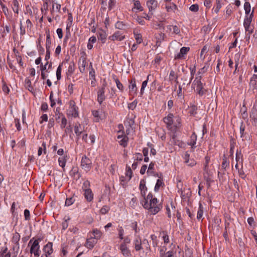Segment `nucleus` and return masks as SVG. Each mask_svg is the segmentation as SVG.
<instances>
[{
  "label": "nucleus",
  "instance_id": "obj_11",
  "mask_svg": "<svg viewBox=\"0 0 257 257\" xmlns=\"http://www.w3.org/2000/svg\"><path fill=\"white\" fill-rule=\"evenodd\" d=\"M166 32L172 34H179L180 33L179 28L176 25H168L166 27Z\"/></svg>",
  "mask_w": 257,
  "mask_h": 257
},
{
  "label": "nucleus",
  "instance_id": "obj_6",
  "mask_svg": "<svg viewBox=\"0 0 257 257\" xmlns=\"http://www.w3.org/2000/svg\"><path fill=\"white\" fill-rule=\"evenodd\" d=\"M69 107L67 109V114L68 116L72 117H77L78 116V108L76 106L74 100H70L69 102Z\"/></svg>",
  "mask_w": 257,
  "mask_h": 257
},
{
  "label": "nucleus",
  "instance_id": "obj_49",
  "mask_svg": "<svg viewBox=\"0 0 257 257\" xmlns=\"http://www.w3.org/2000/svg\"><path fill=\"white\" fill-rule=\"evenodd\" d=\"M61 5L57 3H54L52 5V10L53 11L59 12L60 10Z\"/></svg>",
  "mask_w": 257,
  "mask_h": 257
},
{
  "label": "nucleus",
  "instance_id": "obj_60",
  "mask_svg": "<svg viewBox=\"0 0 257 257\" xmlns=\"http://www.w3.org/2000/svg\"><path fill=\"white\" fill-rule=\"evenodd\" d=\"M116 0H109L108 2V8L109 10H111L115 6Z\"/></svg>",
  "mask_w": 257,
  "mask_h": 257
},
{
  "label": "nucleus",
  "instance_id": "obj_45",
  "mask_svg": "<svg viewBox=\"0 0 257 257\" xmlns=\"http://www.w3.org/2000/svg\"><path fill=\"white\" fill-rule=\"evenodd\" d=\"M135 38L138 44H140L142 42V37L141 34L134 32Z\"/></svg>",
  "mask_w": 257,
  "mask_h": 257
},
{
  "label": "nucleus",
  "instance_id": "obj_22",
  "mask_svg": "<svg viewBox=\"0 0 257 257\" xmlns=\"http://www.w3.org/2000/svg\"><path fill=\"white\" fill-rule=\"evenodd\" d=\"M134 244L135 245V248L136 251H139L143 249L142 247V243L141 239L139 236L137 237L134 240Z\"/></svg>",
  "mask_w": 257,
  "mask_h": 257
},
{
  "label": "nucleus",
  "instance_id": "obj_23",
  "mask_svg": "<svg viewBox=\"0 0 257 257\" xmlns=\"http://www.w3.org/2000/svg\"><path fill=\"white\" fill-rule=\"evenodd\" d=\"M147 5L150 11L155 10L158 6V2L156 0H149L147 3Z\"/></svg>",
  "mask_w": 257,
  "mask_h": 257
},
{
  "label": "nucleus",
  "instance_id": "obj_33",
  "mask_svg": "<svg viewBox=\"0 0 257 257\" xmlns=\"http://www.w3.org/2000/svg\"><path fill=\"white\" fill-rule=\"evenodd\" d=\"M178 75L176 74L175 71L173 70H171L169 74V79L171 81L174 80L175 82H178Z\"/></svg>",
  "mask_w": 257,
  "mask_h": 257
},
{
  "label": "nucleus",
  "instance_id": "obj_64",
  "mask_svg": "<svg viewBox=\"0 0 257 257\" xmlns=\"http://www.w3.org/2000/svg\"><path fill=\"white\" fill-rule=\"evenodd\" d=\"M20 238V235L18 233H16L13 237V239L14 241H15L16 242H18Z\"/></svg>",
  "mask_w": 257,
  "mask_h": 257
},
{
  "label": "nucleus",
  "instance_id": "obj_16",
  "mask_svg": "<svg viewBox=\"0 0 257 257\" xmlns=\"http://www.w3.org/2000/svg\"><path fill=\"white\" fill-rule=\"evenodd\" d=\"M52 245V243L49 242L44 246L43 251L45 253V256H50V255L53 253Z\"/></svg>",
  "mask_w": 257,
  "mask_h": 257
},
{
  "label": "nucleus",
  "instance_id": "obj_24",
  "mask_svg": "<svg viewBox=\"0 0 257 257\" xmlns=\"http://www.w3.org/2000/svg\"><path fill=\"white\" fill-rule=\"evenodd\" d=\"M121 134H122V133ZM117 138L118 142L120 143V145H123V144L127 143L129 139L128 137L125 135L124 136L123 134L118 135Z\"/></svg>",
  "mask_w": 257,
  "mask_h": 257
},
{
  "label": "nucleus",
  "instance_id": "obj_62",
  "mask_svg": "<svg viewBox=\"0 0 257 257\" xmlns=\"http://www.w3.org/2000/svg\"><path fill=\"white\" fill-rule=\"evenodd\" d=\"M24 216L26 220H29L30 219V211L28 209H25L24 210Z\"/></svg>",
  "mask_w": 257,
  "mask_h": 257
},
{
  "label": "nucleus",
  "instance_id": "obj_43",
  "mask_svg": "<svg viewBox=\"0 0 257 257\" xmlns=\"http://www.w3.org/2000/svg\"><path fill=\"white\" fill-rule=\"evenodd\" d=\"M89 76L93 80H95V71L94 69L92 68V63H90V66H89Z\"/></svg>",
  "mask_w": 257,
  "mask_h": 257
},
{
  "label": "nucleus",
  "instance_id": "obj_18",
  "mask_svg": "<svg viewBox=\"0 0 257 257\" xmlns=\"http://www.w3.org/2000/svg\"><path fill=\"white\" fill-rule=\"evenodd\" d=\"M190 155L188 152H186L183 158L185 163L189 166H193L196 164L195 161L193 159L189 160Z\"/></svg>",
  "mask_w": 257,
  "mask_h": 257
},
{
  "label": "nucleus",
  "instance_id": "obj_61",
  "mask_svg": "<svg viewBox=\"0 0 257 257\" xmlns=\"http://www.w3.org/2000/svg\"><path fill=\"white\" fill-rule=\"evenodd\" d=\"M137 101L136 100L134 101L132 103L128 104V108L132 110H134L137 106Z\"/></svg>",
  "mask_w": 257,
  "mask_h": 257
},
{
  "label": "nucleus",
  "instance_id": "obj_9",
  "mask_svg": "<svg viewBox=\"0 0 257 257\" xmlns=\"http://www.w3.org/2000/svg\"><path fill=\"white\" fill-rule=\"evenodd\" d=\"M105 87V85H103L102 87L99 88L97 92V101L99 104H101L105 99V96L104 95Z\"/></svg>",
  "mask_w": 257,
  "mask_h": 257
},
{
  "label": "nucleus",
  "instance_id": "obj_55",
  "mask_svg": "<svg viewBox=\"0 0 257 257\" xmlns=\"http://www.w3.org/2000/svg\"><path fill=\"white\" fill-rule=\"evenodd\" d=\"M166 248L163 247L160 249V257H168L165 253Z\"/></svg>",
  "mask_w": 257,
  "mask_h": 257
},
{
  "label": "nucleus",
  "instance_id": "obj_26",
  "mask_svg": "<svg viewBox=\"0 0 257 257\" xmlns=\"http://www.w3.org/2000/svg\"><path fill=\"white\" fill-rule=\"evenodd\" d=\"M243 7L245 11V16H250L251 6L250 3L247 2H245Z\"/></svg>",
  "mask_w": 257,
  "mask_h": 257
},
{
  "label": "nucleus",
  "instance_id": "obj_1",
  "mask_svg": "<svg viewBox=\"0 0 257 257\" xmlns=\"http://www.w3.org/2000/svg\"><path fill=\"white\" fill-rule=\"evenodd\" d=\"M164 122L166 124L167 127L171 132L174 134L172 137V140L174 143H177L176 137L179 128L181 126V118L179 116H174L172 113H169L164 118Z\"/></svg>",
  "mask_w": 257,
  "mask_h": 257
},
{
  "label": "nucleus",
  "instance_id": "obj_59",
  "mask_svg": "<svg viewBox=\"0 0 257 257\" xmlns=\"http://www.w3.org/2000/svg\"><path fill=\"white\" fill-rule=\"evenodd\" d=\"M199 7L196 4L192 5H191L190 8L189 10L192 12H197L198 11Z\"/></svg>",
  "mask_w": 257,
  "mask_h": 257
},
{
  "label": "nucleus",
  "instance_id": "obj_47",
  "mask_svg": "<svg viewBox=\"0 0 257 257\" xmlns=\"http://www.w3.org/2000/svg\"><path fill=\"white\" fill-rule=\"evenodd\" d=\"M67 123V120L66 118H65V116H64L62 115L61 120V123H60L61 127L62 128H64L66 126Z\"/></svg>",
  "mask_w": 257,
  "mask_h": 257
},
{
  "label": "nucleus",
  "instance_id": "obj_36",
  "mask_svg": "<svg viewBox=\"0 0 257 257\" xmlns=\"http://www.w3.org/2000/svg\"><path fill=\"white\" fill-rule=\"evenodd\" d=\"M135 10H137L140 11H143V8L142 7L140 2L139 1H135L134 2V7L132 9L133 11Z\"/></svg>",
  "mask_w": 257,
  "mask_h": 257
},
{
  "label": "nucleus",
  "instance_id": "obj_17",
  "mask_svg": "<svg viewBox=\"0 0 257 257\" xmlns=\"http://www.w3.org/2000/svg\"><path fill=\"white\" fill-rule=\"evenodd\" d=\"M68 159V156L67 152H65V155L62 157H59L58 159L59 165L61 166L64 170V167L66 165V163Z\"/></svg>",
  "mask_w": 257,
  "mask_h": 257
},
{
  "label": "nucleus",
  "instance_id": "obj_13",
  "mask_svg": "<svg viewBox=\"0 0 257 257\" xmlns=\"http://www.w3.org/2000/svg\"><path fill=\"white\" fill-rule=\"evenodd\" d=\"M119 249L123 256L125 257H129L131 255V251L125 243H121Z\"/></svg>",
  "mask_w": 257,
  "mask_h": 257
},
{
  "label": "nucleus",
  "instance_id": "obj_39",
  "mask_svg": "<svg viewBox=\"0 0 257 257\" xmlns=\"http://www.w3.org/2000/svg\"><path fill=\"white\" fill-rule=\"evenodd\" d=\"M150 75H148L147 76V80L144 81L142 83V87L141 89L140 93L141 95H143L144 92L145 88L146 87L147 84H148V81L149 78V77L150 76Z\"/></svg>",
  "mask_w": 257,
  "mask_h": 257
},
{
  "label": "nucleus",
  "instance_id": "obj_42",
  "mask_svg": "<svg viewBox=\"0 0 257 257\" xmlns=\"http://www.w3.org/2000/svg\"><path fill=\"white\" fill-rule=\"evenodd\" d=\"M70 220V218L69 217H65L64 218V220L62 223V229L65 230L68 226V220Z\"/></svg>",
  "mask_w": 257,
  "mask_h": 257
},
{
  "label": "nucleus",
  "instance_id": "obj_28",
  "mask_svg": "<svg viewBox=\"0 0 257 257\" xmlns=\"http://www.w3.org/2000/svg\"><path fill=\"white\" fill-rule=\"evenodd\" d=\"M160 236L163 240L164 243H168L169 241V237L166 231H162L160 233Z\"/></svg>",
  "mask_w": 257,
  "mask_h": 257
},
{
  "label": "nucleus",
  "instance_id": "obj_14",
  "mask_svg": "<svg viewBox=\"0 0 257 257\" xmlns=\"http://www.w3.org/2000/svg\"><path fill=\"white\" fill-rule=\"evenodd\" d=\"M92 115L95 118V120L98 121L100 119L105 117V114L102 110H92Z\"/></svg>",
  "mask_w": 257,
  "mask_h": 257
},
{
  "label": "nucleus",
  "instance_id": "obj_38",
  "mask_svg": "<svg viewBox=\"0 0 257 257\" xmlns=\"http://www.w3.org/2000/svg\"><path fill=\"white\" fill-rule=\"evenodd\" d=\"M51 45V41L50 39V35L48 32L47 35L46 42V49L50 50Z\"/></svg>",
  "mask_w": 257,
  "mask_h": 257
},
{
  "label": "nucleus",
  "instance_id": "obj_5",
  "mask_svg": "<svg viewBox=\"0 0 257 257\" xmlns=\"http://www.w3.org/2000/svg\"><path fill=\"white\" fill-rule=\"evenodd\" d=\"M201 76L196 77L193 82L192 86L194 88H196L195 91L198 94L202 95L205 93V90L203 89V83L201 81Z\"/></svg>",
  "mask_w": 257,
  "mask_h": 257
},
{
  "label": "nucleus",
  "instance_id": "obj_20",
  "mask_svg": "<svg viewBox=\"0 0 257 257\" xmlns=\"http://www.w3.org/2000/svg\"><path fill=\"white\" fill-rule=\"evenodd\" d=\"M96 243L97 241L96 239L91 237L90 238L87 239L85 246L89 249H91L94 246Z\"/></svg>",
  "mask_w": 257,
  "mask_h": 257
},
{
  "label": "nucleus",
  "instance_id": "obj_48",
  "mask_svg": "<svg viewBox=\"0 0 257 257\" xmlns=\"http://www.w3.org/2000/svg\"><path fill=\"white\" fill-rule=\"evenodd\" d=\"M238 174L239 177L241 178L242 179H245L246 177V175L245 174V173L243 170L242 166H241V168L238 169Z\"/></svg>",
  "mask_w": 257,
  "mask_h": 257
},
{
  "label": "nucleus",
  "instance_id": "obj_41",
  "mask_svg": "<svg viewBox=\"0 0 257 257\" xmlns=\"http://www.w3.org/2000/svg\"><path fill=\"white\" fill-rule=\"evenodd\" d=\"M190 70L191 78H190V79L189 81V82L187 84H190L191 83V82L194 77V76L196 72L195 67L194 66V67H190Z\"/></svg>",
  "mask_w": 257,
  "mask_h": 257
},
{
  "label": "nucleus",
  "instance_id": "obj_2",
  "mask_svg": "<svg viewBox=\"0 0 257 257\" xmlns=\"http://www.w3.org/2000/svg\"><path fill=\"white\" fill-rule=\"evenodd\" d=\"M143 207L148 209L149 212L152 215H155L158 213L162 208V206L159 203L156 198L153 197L152 194L149 193L146 198H145L144 203L142 202Z\"/></svg>",
  "mask_w": 257,
  "mask_h": 257
},
{
  "label": "nucleus",
  "instance_id": "obj_19",
  "mask_svg": "<svg viewBox=\"0 0 257 257\" xmlns=\"http://www.w3.org/2000/svg\"><path fill=\"white\" fill-rule=\"evenodd\" d=\"M140 189L141 190V194L144 199L146 194V191L147 190V187L145 185V181L144 180H141L139 186Z\"/></svg>",
  "mask_w": 257,
  "mask_h": 257
},
{
  "label": "nucleus",
  "instance_id": "obj_21",
  "mask_svg": "<svg viewBox=\"0 0 257 257\" xmlns=\"http://www.w3.org/2000/svg\"><path fill=\"white\" fill-rule=\"evenodd\" d=\"M84 195L85 199L89 202L91 201L93 199V194L90 189H86V190H84Z\"/></svg>",
  "mask_w": 257,
  "mask_h": 257
},
{
  "label": "nucleus",
  "instance_id": "obj_12",
  "mask_svg": "<svg viewBox=\"0 0 257 257\" xmlns=\"http://www.w3.org/2000/svg\"><path fill=\"white\" fill-rule=\"evenodd\" d=\"M125 38V36L123 35L120 32L116 31L112 36L109 37V39L115 41H121Z\"/></svg>",
  "mask_w": 257,
  "mask_h": 257
},
{
  "label": "nucleus",
  "instance_id": "obj_7",
  "mask_svg": "<svg viewBox=\"0 0 257 257\" xmlns=\"http://www.w3.org/2000/svg\"><path fill=\"white\" fill-rule=\"evenodd\" d=\"M80 167L83 170L87 172L92 168V162L88 157L84 155L81 158Z\"/></svg>",
  "mask_w": 257,
  "mask_h": 257
},
{
  "label": "nucleus",
  "instance_id": "obj_29",
  "mask_svg": "<svg viewBox=\"0 0 257 257\" xmlns=\"http://www.w3.org/2000/svg\"><path fill=\"white\" fill-rule=\"evenodd\" d=\"M204 212V208L201 203L199 204V208L197 211V218L199 220L202 218Z\"/></svg>",
  "mask_w": 257,
  "mask_h": 257
},
{
  "label": "nucleus",
  "instance_id": "obj_3",
  "mask_svg": "<svg viewBox=\"0 0 257 257\" xmlns=\"http://www.w3.org/2000/svg\"><path fill=\"white\" fill-rule=\"evenodd\" d=\"M254 9H253L251 12V15L248 16H245L243 21V27L245 29V31L246 35L248 36L249 38L250 35L253 33L254 27L251 24L253 17Z\"/></svg>",
  "mask_w": 257,
  "mask_h": 257
},
{
  "label": "nucleus",
  "instance_id": "obj_50",
  "mask_svg": "<svg viewBox=\"0 0 257 257\" xmlns=\"http://www.w3.org/2000/svg\"><path fill=\"white\" fill-rule=\"evenodd\" d=\"M118 235L120 239H122L123 238L124 235V230L121 226H119L118 228Z\"/></svg>",
  "mask_w": 257,
  "mask_h": 257
},
{
  "label": "nucleus",
  "instance_id": "obj_40",
  "mask_svg": "<svg viewBox=\"0 0 257 257\" xmlns=\"http://www.w3.org/2000/svg\"><path fill=\"white\" fill-rule=\"evenodd\" d=\"M177 187L178 189V193L181 195L182 198H184V195L183 194L182 190V183L180 181H179L177 184Z\"/></svg>",
  "mask_w": 257,
  "mask_h": 257
},
{
  "label": "nucleus",
  "instance_id": "obj_57",
  "mask_svg": "<svg viewBox=\"0 0 257 257\" xmlns=\"http://www.w3.org/2000/svg\"><path fill=\"white\" fill-rule=\"evenodd\" d=\"M109 210V207L108 206H104L100 209V213L102 214H105L106 213H107Z\"/></svg>",
  "mask_w": 257,
  "mask_h": 257
},
{
  "label": "nucleus",
  "instance_id": "obj_63",
  "mask_svg": "<svg viewBox=\"0 0 257 257\" xmlns=\"http://www.w3.org/2000/svg\"><path fill=\"white\" fill-rule=\"evenodd\" d=\"M74 202V199L72 198H67L65 201V205L69 206L72 205Z\"/></svg>",
  "mask_w": 257,
  "mask_h": 257
},
{
  "label": "nucleus",
  "instance_id": "obj_58",
  "mask_svg": "<svg viewBox=\"0 0 257 257\" xmlns=\"http://www.w3.org/2000/svg\"><path fill=\"white\" fill-rule=\"evenodd\" d=\"M90 182L88 180L85 181L83 183L82 188L84 190H86V189H90Z\"/></svg>",
  "mask_w": 257,
  "mask_h": 257
},
{
  "label": "nucleus",
  "instance_id": "obj_51",
  "mask_svg": "<svg viewBox=\"0 0 257 257\" xmlns=\"http://www.w3.org/2000/svg\"><path fill=\"white\" fill-rule=\"evenodd\" d=\"M115 83H116L117 88L119 90L122 91L123 90V85L121 84V83L117 78L115 79Z\"/></svg>",
  "mask_w": 257,
  "mask_h": 257
},
{
  "label": "nucleus",
  "instance_id": "obj_30",
  "mask_svg": "<svg viewBox=\"0 0 257 257\" xmlns=\"http://www.w3.org/2000/svg\"><path fill=\"white\" fill-rule=\"evenodd\" d=\"M107 37V34L104 31H100L98 32V40H100L102 43H104Z\"/></svg>",
  "mask_w": 257,
  "mask_h": 257
},
{
  "label": "nucleus",
  "instance_id": "obj_53",
  "mask_svg": "<svg viewBox=\"0 0 257 257\" xmlns=\"http://www.w3.org/2000/svg\"><path fill=\"white\" fill-rule=\"evenodd\" d=\"M151 238L153 240V245L154 247H157L158 246V240L157 239V236L155 235H151Z\"/></svg>",
  "mask_w": 257,
  "mask_h": 257
},
{
  "label": "nucleus",
  "instance_id": "obj_31",
  "mask_svg": "<svg viewBox=\"0 0 257 257\" xmlns=\"http://www.w3.org/2000/svg\"><path fill=\"white\" fill-rule=\"evenodd\" d=\"M166 9L168 12H175V10L177 9V6L174 3H171L166 5Z\"/></svg>",
  "mask_w": 257,
  "mask_h": 257
},
{
  "label": "nucleus",
  "instance_id": "obj_35",
  "mask_svg": "<svg viewBox=\"0 0 257 257\" xmlns=\"http://www.w3.org/2000/svg\"><path fill=\"white\" fill-rule=\"evenodd\" d=\"M87 65V63L85 60L83 59L82 62L80 63L79 66V69L81 73H84L85 69V67Z\"/></svg>",
  "mask_w": 257,
  "mask_h": 257
},
{
  "label": "nucleus",
  "instance_id": "obj_46",
  "mask_svg": "<svg viewBox=\"0 0 257 257\" xmlns=\"http://www.w3.org/2000/svg\"><path fill=\"white\" fill-rule=\"evenodd\" d=\"M162 184H163V181H162V180L160 179H158L157 181V183L156 184V185L155 186V189H154L155 191H158L159 190L160 187L161 186V185Z\"/></svg>",
  "mask_w": 257,
  "mask_h": 257
},
{
  "label": "nucleus",
  "instance_id": "obj_54",
  "mask_svg": "<svg viewBox=\"0 0 257 257\" xmlns=\"http://www.w3.org/2000/svg\"><path fill=\"white\" fill-rule=\"evenodd\" d=\"M44 152V154L46 153V146H43V147H39L38 151V156H40L42 154V152Z\"/></svg>",
  "mask_w": 257,
  "mask_h": 257
},
{
  "label": "nucleus",
  "instance_id": "obj_10",
  "mask_svg": "<svg viewBox=\"0 0 257 257\" xmlns=\"http://www.w3.org/2000/svg\"><path fill=\"white\" fill-rule=\"evenodd\" d=\"M190 48L188 47H183L181 48L180 52L175 55V59H183L184 56L189 52Z\"/></svg>",
  "mask_w": 257,
  "mask_h": 257
},
{
  "label": "nucleus",
  "instance_id": "obj_44",
  "mask_svg": "<svg viewBox=\"0 0 257 257\" xmlns=\"http://www.w3.org/2000/svg\"><path fill=\"white\" fill-rule=\"evenodd\" d=\"M62 65V63L60 64L58 67L56 71V76L58 80H60L61 79V73Z\"/></svg>",
  "mask_w": 257,
  "mask_h": 257
},
{
  "label": "nucleus",
  "instance_id": "obj_37",
  "mask_svg": "<svg viewBox=\"0 0 257 257\" xmlns=\"http://www.w3.org/2000/svg\"><path fill=\"white\" fill-rule=\"evenodd\" d=\"M154 166H155V164L153 162H151L149 166L148 167V171H147V173L150 174H154V176H156V175L158 176V174H155V173L154 172Z\"/></svg>",
  "mask_w": 257,
  "mask_h": 257
},
{
  "label": "nucleus",
  "instance_id": "obj_32",
  "mask_svg": "<svg viewBox=\"0 0 257 257\" xmlns=\"http://www.w3.org/2000/svg\"><path fill=\"white\" fill-rule=\"evenodd\" d=\"M92 233L94 235V236L92 237L95 239H99L102 235V233L100 230L97 229H94L92 231Z\"/></svg>",
  "mask_w": 257,
  "mask_h": 257
},
{
  "label": "nucleus",
  "instance_id": "obj_8",
  "mask_svg": "<svg viewBox=\"0 0 257 257\" xmlns=\"http://www.w3.org/2000/svg\"><path fill=\"white\" fill-rule=\"evenodd\" d=\"M134 124V121L132 119H129L127 120L125 123L124 125L126 127V134L127 136H132L134 132V128L133 125Z\"/></svg>",
  "mask_w": 257,
  "mask_h": 257
},
{
  "label": "nucleus",
  "instance_id": "obj_25",
  "mask_svg": "<svg viewBox=\"0 0 257 257\" xmlns=\"http://www.w3.org/2000/svg\"><path fill=\"white\" fill-rule=\"evenodd\" d=\"M129 89L131 93H133V94H137V88L135 80H132L131 81L130 84L129 85Z\"/></svg>",
  "mask_w": 257,
  "mask_h": 257
},
{
  "label": "nucleus",
  "instance_id": "obj_52",
  "mask_svg": "<svg viewBox=\"0 0 257 257\" xmlns=\"http://www.w3.org/2000/svg\"><path fill=\"white\" fill-rule=\"evenodd\" d=\"M197 135L193 133L191 137L190 145H195L196 143Z\"/></svg>",
  "mask_w": 257,
  "mask_h": 257
},
{
  "label": "nucleus",
  "instance_id": "obj_15",
  "mask_svg": "<svg viewBox=\"0 0 257 257\" xmlns=\"http://www.w3.org/2000/svg\"><path fill=\"white\" fill-rule=\"evenodd\" d=\"M250 117L252 124L254 126H257V109L254 106L251 110Z\"/></svg>",
  "mask_w": 257,
  "mask_h": 257
},
{
  "label": "nucleus",
  "instance_id": "obj_56",
  "mask_svg": "<svg viewBox=\"0 0 257 257\" xmlns=\"http://www.w3.org/2000/svg\"><path fill=\"white\" fill-rule=\"evenodd\" d=\"M221 8V4L219 2V1H218L216 3V7L213 9V11H214V13H215L216 14H217L219 12Z\"/></svg>",
  "mask_w": 257,
  "mask_h": 257
},
{
  "label": "nucleus",
  "instance_id": "obj_27",
  "mask_svg": "<svg viewBox=\"0 0 257 257\" xmlns=\"http://www.w3.org/2000/svg\"><path fill=\"white\" fill-rule=\"evenodd\" d=\"M11 7L14 13H19V4L17 0H13Z\"/></svg>",
  "mask_w": 257,
  "mask_h": 257
},
{
  "label": "nucleus",
  "instance_id": "obj_34",
  "mask_svg": "<svg viewBox=\"0 0 257 257\" xmlns=\"http://www.w3.org/2000/svg\"><path fill=\"white\" fill-rule=\"evenodd\" d=\"M83 128L80 124H76L74 127V132L77 136H79L82 132Z\"/></svg>",
  "mask_w": 257,
  "mask_h": 257
},
{
  "label": "nucleus",
  "instance_id": "obj_4",
  "mask_svg": "<svg viewBox=\"0 0 257 257\" xmlns=\"http://www.w3.org/2000/svg\"><path fill=\"white\" fill-rule=\"evenodd\" d=\"M28 245H31L30 253L34 254V257H39L40 256V245L39 239H35L34 238L31 239L29 241Z\"/></svg>",
  "mask_w": 257,
  "mask_h": 257
}]
</instances>
